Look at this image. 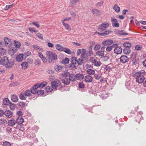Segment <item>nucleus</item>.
<instances>
[{
    "mask_svg": "<svg viewBox=\"0 0 146 146\" xmlns=\"http://www.w3.org/2000/svg\"><path fill=\"white\" fill-rule=\"evenodd\" d=\"M2 58L1 65L5 66L7 69L11 68L14 64V62H9L8 57L6 56H3Z\"/></svg>",
    "mask_w": 146,
    "mask_h": 146,
    "instance_id": "nucleus-1",
    "label": "nucleus"
},
{
    "mask_svg": "<svg viewBox=\"0 0 146 146\" xmlns=\"http://www.w3.org/2000/svg\"><path fill=\"white\" fill-rule=\"evenodd\" d=\"M46 57L48 59L49 63H54L53 60H56L57 59V56L55 53L50 51H47L46 52Z\"/></svg>",
    "mask_w": 146,
    "mask_h": 146,
    "instance_id": "nucleus-2",
    "label": "nucleus"
},
{
    "mask_svg": "<svg viewBox=\"0 0 146 146\" xmlns=\"http://www.w3.org/2000/svg\"><path fill=\"white\" fill-rule=\"evenodd\" d=\"M145 74L146 72L144 70H141L138 72L134 70L132 72L131 75L134 77L137 78L143 77Z\"/></svg>",
    "mask_w": 146,
    "mask_h": 146,
    "instance_id": "nucleus-3",
    "label": "nucleus"
},
{
    "mask_svg": "<svg viewBox=\"0 0 146 146\" xmlns=\"http://www.w3.org/2000/svg\"><path fill=\"white\" fill-rule=\"evenodd\" d=\"M109 26V24L108 23H104L99 25L98 27V30L100 32V33H103L106 30V28Z\"/></svg>",
    "mask_w": 146,
    "mask_h": 146,
    "instance_id": "nucleus-4",
    "label": "nucleus"
},
{
    "mask_svg": "<svg viewBox=\"0 0 146 146\" xmlns=\"http://www.w3.org/2000/svg\"><path fill=\"white\" fill-rule=\"evenodd\" d=\"M115 48L114 49V52L117 54H121L122 52V48H121L120 46H118L117 44V45L114 46Z\"/></svg>",
    "mask_w": 146,
    "mask_h": 146,
    "instance_id": "nucleus-5",
    "label": "nucleus"
},
{
    "mask_svg": "<svg viewBox=\"0 0 146 146\" xmlns=\"http://www.w3.org/2000/svg\"><path fill=\"white\" fill-rule=\"evenodd\" d=\"M120 62L123 64L129 61V58L127 56L123 55L121 56L119 58Z\"/></svg>",
    "mask_w": 146,
    "mask_h": 146,
    "instance_id": "nucleus-6",
    "label": "nucleus"
},
{
    "mask_svg": "<svg viewBox=\"0 0 146 146\" xmlns=\"http://www.w3.org/2000/svg\"><path fill=\"white\" fill-rule=\"evenodd\" d=\"M98 88L96 87H92L89 90V93L90 94H92L94 95H97V94L99 92L98 91L97 89Z\"/></svg>",
    "mask_w": 146,
    "mask_h": 146,
    "instance_id": "nucleus-7",
    "label": "nucleus"
},
{
    "mask_svg": "<svg viewBox=\"0 0 146 146\" xmlns=\"http://www.w3.org/2000/svg\"><path fill=\"white\" fill-rule=\"evenodd\" d=\"M112 31L111 30H109L108 31L106 30L103 33H100L98 32H96V33L98 34L100 36H104L108 35L109 33H111Z\"/></svg>",
    "mask_w": 146,
    "mask_h": 146,
    "instance_id": "nucleus-8",
    "label": "nucleus"
},
{
    "mask_svg": "<svg viewBox=\"0 0 146 146\" xmlns=\"http://www.w3.org/2000/svg\"><path fill=\"white\" fill-rule=\"evenodd\" d=\"M4 40L5 46L7 45L9 47L11 46L12 42L10 39L7 37H5L4 38Z\"/></svg>",
    "mask_w": 146,
    "mask_h": 146,
    "instance_id": "nucleus-9",
    "label": "nucleus"
},
{
    "mask_svg": "<svg viewBox=\"0 0 146 146\" xmlns=\"http://www.w3.org/2000/svg\"><path fill=\"white\" fill-rule=\"evenodd\" d=\"M111 21L112 22V25L113 27H119V23L117 22V20L116 19L112 18Z\"/></svg>",
    "mask_w": 146,
    "mask_h": 146,
    "instance_id": "nucleus-10",
    "label": "nucleus"
},
{
    "mask_svg": "<svg viewBox=\"0 0 146 146\" xmlns=\"http://www.w3.org/2000/svg\"><path fill=\"white\" fill-rule=\"evenodd\" d=\"M113 43L112 40L111 39H107L103 41L102 42V44L104 46L110 45Z\"/></svg>",
    "mask_w": 146,
    "mask_h": 146,
    "instance_id": "nucleus-11",
    "label": "nucleus"
},
{
    "mask_svg": "<svg viewBox=\"0 0 146 146\" xmlns=\"http://www.w3.org/2000/svg\"><path fill=\"white\" fill-rule=\"evenodd\" d=\"M91 12L93 14L95 15L96 16H100L102 14L100 11L97 9H92Z\"/></svg>",
    "mask_w": 146,
    "mask_h": 146,
    "instance_id": "nucleus-12",
    "label": "nucleus"
},
{
    "mask_svg": "<svg viewBox=\"0 0 146 146\" xmlns=\"http://www.w3.org/2000/svg\"><path fill=\"white\" fill-rule=\"evenodd\" d=\"M38 88L36 84L33 85L32 87L30 89L31 94H36V92L38 90L37 88Z\"/></svg>",
    "mask_w": 146,
    "mask_h": 146,
    "instance_id": "nucleus-13",
    "label": "nucleus"
},
{
    "mask_svg": "<svg viewBox=\"0 0 146 146\" xmlns=\"http://www.w3.org/2000/svg\"><path fill=\"white\" fill-rule=\"evenodd\" d=\"M4 115L7 117L9 118L13 116V113L9 110H6L4 111Z\"/></svg>",
    "mask_w": 146,
    "mask_h": 146,
    "instance_id": "nucleus-14",
    "label": "nucleus"
},
{
    "mask_svg": "<svg viewBox=\"0 0 146 146\" xmlns=\"http://www.w3.org/2000/svg\"><path fill=\"white\" fill-rule=\"evenodd\" d=\"M76 80H78L81 81L84 78V76L83 74L78 73L76 74Z\"/></svg>",
    "mask_w": 146,
    "mask_h": 146,
    "instance_id": "nucleus-15",
    "label": "nucleus"
},
{
    "mask_svg": "<svg viewBox=\"0 0 146 146\" xmlns=\"http://www.w3.org/2000/svg\"><path fill=\"white\" fill-rule=\"evenodd\" d=\"M145 78L143 77H137L136 78V82L139 83H141L144 82L145 81Z\"/></svg>",
    "mask_w": 146,
    "mask_h": 146,
    "instance_id": "nucleus-16",
    "label": "nucleus"
},
{
    "mask_svg": "<svg viewBox=\"0 0 146 146\" xmlns=\"http://www.w3.org/2000/svg\"><path fill=\"white\" fill-rule=\"evenodd\" d=\"M85 81L86 82H90L93 80V78L90 75L86 76L84 77Z\"/></svg>",
    "mask_w": 146,
    "mask_h": 146,
    "instance_id": "nucleus-17",
    "label": "nucleus"
},
{
    "mask_svg": "<svg viewBox=\"0 0 146 146\" xmlns=\"http://www.w3.org/2000/svg\"><path fill=\"white\" fill-rule=\"evenodd\" d=\"M58 84V82L57 83V82L55 80L52 81L51 83L52 88L54 89H56L57 88Z\"/></svg>",
    "mask_w": 146,
    "mask_h": 146,
    "instance_id": "nucleus-18",
    "label": "nucleus"
},
{
    "mask_svg": "<svg viewBox=\"0 0 146 146\" xmlns=\"http://www.w3.org/2000/svg\"><path fill=\"white\" fill-rule=\"evenodd\" d=\"M47 83L45 81H44L40 83H37L36 84L38 88H42L45 86L47 85Z\"/></svg>",
    "mask_w": 146,
    "mask_h": 146,
    "instance_id": "nucleus-19",
    "label": "nucleus"
},
{
    "mask_svg": "<svg viewBox=\"0 0 146 146\" xmlns=\"http://www.w3.org/2000/svg\"><path fill=\"white\" fill-rule=\"evenodd\" d=\"M23 55V53L20 54L16 56V60L18 62H21L24 58Z\"/></svg>",
    "mask_w": 146,
    "mask_h": 146,
    "instance_id": "nucleus-20",
    "label": "nucleus"
},
{
    "mask_svg": "<svg viewBox=\"0 0 146 146\" xmlns=\"http://www.w3.org/2000/svg\"><path fill=\"white\" fill-rule=\"evenodd\" d=\"M24 120L23 117H18L15 120L16 123L18 124V125L22 124L24 122Z\"/></svg>",
    "mask_w": 146,
    "mask_h": 146,
    "instance_id": "nucleus-21",
    "label": "nucleus"
},
{
    "mask_svg": "<svg viewBox=\"0 0 146 146\" xmlns=\"http://www.w3.org/2000/svg\"><path fill=\"white\" fill-rule=\"evenodd\" d=\"M76 74H70L69 76V79L70 81L71 82H74L76 81Z\"/></svg>",
    "mask_w": 146,
    "mask_h": 146,
    "instance_id": "nucleus-22",
    "label": "nucleus"
},
{
    "mask_svg": "<svg viewBox=\"0 0 146 146\" xmlns=\"http://www.w3.org/2000/svg\"><path fill=\"white\" fill-rule=\"evenodd\" d=\"M21 65L22 68L24 70L26 69L29 66L28 62H24L21 63Z\"/></svg>",
    "mask_w": 146,
    "mask_h": 146,
    "instance_id": "nucleus-23",
    "label": "nucleus"
},
{
    "mask_svg": "<svg viewBox=\"0 0 146 146\" xmlns=\"http://www.w3.org/2000/svg\"><path fill=\"white\" fill-rule=\"evenodd\" d=\"M15 121V120L13 119L9 120L7 122L8 125L11 127L13 126L16 123Z\"/></svg>",
    "mask_w": 146,
    "mask_h": 146,
    "instance_id": "nucleus-24",
    "label": "nucleus"
},
{
    "mask_svg": "<svg viewBox=\"0 0 146 146\" xmlns=\"http://www.w3.org/2000/svg\"><path fill=\"white\" fill-rule=\"evenodd\" d=\"M104 50H99L96 52V55L99 57H102L104 55Z\"/></svg>",
    "mask_w": 146,
    "mask_h": 146,
    "instance_id": "nucleus-25",
    "label": "nucleus"
},
{
    "mask_svg": "<svg viewBox=\"0 0 146 146\" xmlns=\"http://www.w3.org/2000/svg\"><path fill=\"white\" fill-rule=\"evenodd\" d=\"M117 45V44H114L111 46H108L106 48V50L107 51L110 52L112 50L113 48L114 47V46H115Z\"/></svg>",
    "mask_w": 146,
    "mask_h": 146,
    "instance_id": "nucleus-26",
    "label": "nucleus"
},
{
    "mask_svg": "<svg viewBox=\"0 0 146 146\" xmlns=\"http://www.w3.org/2000/svg\"><path fill=\"white\" fill-rule=\"evenodd\" d=\"M62 83H64V85H68L70 83V80L66 78L63 79L62 80Z\"/></svg>",
    "mask_w": 146,
    "mask_h": 146,
    "instance_id": "nucleus-27",
    "label": "nucleus"
},
{
    "mask_svg": "<svg viewBox=\"0 0 146 146\" xmlns=\"http://www.w3.org/2000/svg\"><path fill=\"white\" fill-rule=\"evenodd\" d=\"M133 65H136L139 62V59L137 58L131 59Z\"/></svg>",
    "mask_w": 146,
    "mask_h": 146,
    "instance_id": "nucleus-28",
    "label": "nucleus"
},
{
    "mask_svg": "<svg viewBox=\"0 0 146 146\" xmlns=\"http://www.w3.org/2000/svg\"><path fill=\"white\" fill-rule=\"evenodd\" d=\"M117 30V33L118 35L124 36L125 35H127L128 34V33H126L125 32L124 30L120 31Z\"/></svg>",
    "mask_w": 146,
    "mask_h": 146,
    "instance_id": "nucleus-29",
    "label": "nucleus"
},
{
    "mask_svg": "<svg viewBox=\"0 0 146 146\" xmlns=\"http://www.w3.org/2000/svg\"><path fill=\"white\" fill-rule=\"evenodd\" d=\"M10 102H11L9 101V99L8 98H6L4 99L3 101V104L5 105H9Z\"/></svg>",
    "mask_w": 146,
    "mask_h": 146,
    "instance_id": "nucleus-30",
    "label": "nucleus"
},
{
    "mask_svg": "<svg viewBox=\"0 0 146 146\" xmlns=\"http://www.w3.org/2000/svg\"><path fill=\"white\" fill-rule=\"evenodd\" d=\"M54 69L57 72H60L62 70V67L60 66L56 65L54 67Z\"/></svg>",
    "mask_w": 146,
    "mask_h": 146,
    "instance_id": "nucleus-31",
    "label": "nucleus"
},
{
    "mask_svg": "<svg viewBox=\"0 0 146 146\" xmlns=\"http://www.w3.org/2000/svg\"><path fill=\"white\" fill-rule=\"evenodd\" d=\"M123 52L125 54H129L131 52V49L129 48H125L123 49Z\"/></svg>",
    "mask_w": 146,
    "mask_h": 146,
    "instance_id": "nucleus-32",
    "label": "nucleus"
},
{
    "mask_svg": "<svg viewBox=\"0 0 146 146\" xmlns=\"http://www.w3.org/2000/svg\"><path fill=\"white\" fill-rule=\"evenodd\" d=\"M18 97L16 95H13L11 97V100L13 102H17L18 101Z\"/></svg>",
    "mask_w": 146,
    "mask_h": 146,
    "instance_id": "nucleus-33",
    "label": "nucleus"
},
{
    "mask_svg": "<svg viewBox=\"0 0 146 146\" xmlns=\"http://www.w3.org/2000/svg\"><path fill=\"white\" fill-rule=\"evenodd\" d=\"M7 124V121L3 118L0 119V125L2 126H5Z\"/></svg>",
    "mask_w": 146,
    "mask_h": 146,
    "instance_id": "nucleus-34",
    "label": "nucleus"
},
{
    "mask_svg": "<svg viewBox=\"0 0 146 146\" xmlns=\"http://www.w3.org/2000/svg\"><path fill=\"white\" fill-rule=\"evenodd\" d=\"M26 103L23 102H19L17 104V105L18 106L19 108H24L25 106Z\"/></svg>",
    "mask_w": 146,
    "mask_h": 146,
    "instance_id": "nucleus-35",
    "label": "nucleus"
},
{
    "mask_svg": "<svg viewBox=\"0 0 146 146\" xmlns=\"http://www.w3.org/2000/svg\"><path fill=\"white\" fill-rule=\"evenodd\" d=\"M113 9L117 13H119L120 11V8L117 6V4H115L113 7Z\"/></svg>",
    "mask_w": 146,
    "mask_h": 146,
    "instance_id": "nucleus-36",
    "label": "nucleus"
},
{
    "mask_svg": "<svg viewBox=\"0 0 146 146\" xmlns=\"http://www.w3.org/2000/svg\"><path fill=\"white\" fill-rule=\"evenodd\" d=\"M86 72L89 75H94L95 74V71L94 70L91 69H89L86 70Z\"/></svg>",
    "mask_w": 146,
    "mask_h": 146,
    "instance_id": "nucleus-37",
    "label": "nucleus"
},
{
    "mask_svg": "<svg viewBox=\"0 0 146 146\" xmlns=\"http://www.w3.org/2000/svg\"><path fill=\"white\" fill-rule=\"evenodd\" d=\"M14 44L15 46L17 48H19L21 47V43L17 40H15L14 41Z\"/></svg>",
    "mask_w": 146,
    "mask_h": 146,
    "instance_id": "nucleus-38",
    "label": "nucleus"
},
{
    "mask_svg": "<svg viewBox=\"0 0 146 146\" xmlns=\"http://www.w3.org/2000/svg\"><path fill=\"white\" fill-rule=\"evenodd\" d=\"M9 106L10 109L12 110H14L15 108H17L16 105L12 103L11 102H10Z\"/></svg>",
    "mask_w": 146,
    "mask_h": 146,
    "instance_id": "nucleus-39",
    "label": "nucleus"
},
{
    "mask_svg": "<svg viewBox=\"0 0 146 146\" xmlns=\"http://www.w3.org/2000/svg\"><path fill=\"white\" fill-rule=\"evenodd\" d=\"M56 49L60 51H62L63 48L59 44H57L55 46Z\"/></svg>",
    "mask_w": 146,
    "mask_h": 146,
    "instance_id": "nucleus-40",
    "label": "nucleus"
},
{
    "mask_svg": "<svg viewBox=\"0 0 146 146\" xmlns=\"http://www.w3.org/2000/svg\"><path fill=\"white\" fill-rule=\"evenodd\" d=\"M34 64L35 66H39L41 64V60L39 59L35 60L34 62Z\"/></svg>",
    "mask_w": 146,
    "mask_h": 146,
    "instance_id": "nucleus-41",
    "label": "nucleus"
},
{
    "mask_svg": "<svg viewBox=\"0 0 146 146\" xmlns=\"http://www.w3.org/2000/svg\"><path fill=\"white\" fill-rule=\"evenodd\" d=\"M24 94L25 96L29 97L31 95V90H27L24 92Z\"/></svg>",
    "mask_w": 146,
    "mask_h": 146,
    "instance_id": "nucleus-42",
    "label": "nucleus"
},
{
    "mask_svg": "<svg viewBox=\"0 0 146 146\" xmlns=\"http://www.w3.org/2000/svg\"><path fill=\"white\" fill-rule=\"evenodd\" d=\"M6 53V50L3 48H0V55H3Z\"/></svg>",
    "mask_w": 146,
    "mask_h": 146,
    "instance_id": "nucleus-43",
    "label": "nucleus"
},
{
    "mask_svg": "<svg viewBox=\"0 0 146 146\" xmlns=\"http://www.w3.org/2000/svg\"><path fill=\"white\" fill-rule=\"evenodd\" d=\"M123 46L125 47V48H129L131 46V44L130 42H124L123 44Z\"/></svg>",
    "mask_w": 146,
    "mask_h": 146,
    "instance_id": "nucleus-44",
    "label": "nucleus"
},
{
    "mask_svg": "<svg viewBox=\"0 0 146 146\" xmlns=\"http://www.w3.org/2000/svg\"><path fill=\"white\" fill-rule=\"evenodd\" d=\"M44 93V91L43 90H40L36 92V94L38 95V97L41 96Z\"/></svg>",
    "mask_w": 146,
    "mask_h": 146,
    "instance_id": "nucleus-45",
    "label": "nucleus"
},
{
    "mask_svg": "<svg viewBox=\"0 0 146 146\" xmlns=\"http://www.w3.org/2000/svg\"><path fill=\"white\" fill-rule=\"evenodd\" d=\"M63 25L65 27L66 29L68 31H70L71 30V28L70 26L68 24L64 22H62Z\"/></svg>",
    "mask_w": 146,
    "mask_h": 146,
    "instance_id": "nucleus-46",
    "label": "nucleus"
},
{
    "mask_svg": "<svg viewBox=\"0 0 146 146\" xmlns=\"http://www.w3.org/2000/svg\"><path fill=\"white\" fill-rule=\"evenodd\" d=\"M52 88L50 86H47L45 88L44 90L46 92L48 93L52 92L53 90Z\"/></svg>",
    "mask_w": 146,
    "mask_h": 146,
    "instance_id": "nucleus-47",
    "label": "nucleus"
},
{
    "mask_svg": "<svg viewBox=\"0 0 146 146\" xmlns=\"http://www.w3.org/2000/svg\"><path fill=\"white\" fill-rule=\"evenodd\" d=\"M135 118V121L136 122H138V123H140L141 120L143 119L142 116L138 115Z\"/></svg>",
    "mask_w": 146,
    "mask_h": 146,
    "instance_id": "nucleus-48",
    "label": "nucleus"
},
{
    "mask_svg": "<svg viewBox=\"0 0 146 146\" xmlns=\"http://www.w3.org/2000/svg\"><path fill=\"white\" fill-rule=\"evenodd\" d=\"M82 52L81 55L80 56L81 58H82V59H84V58H86L85 56L86 55V50L84 48H83L82 49Z\"/></svg>",
    "mask_w": 146,
    "mask_h": 146,
    "instance_id": "nucleus-49",
    "label": "nucleus"
},
{
    "mask_svg": "<svg viewBox=\"0 0 146 146\" xmlns=\"http://www.w3.org/2000/svg\"><path fill=\"white\" fill-rule=\"evenodd\" d=\"M70 59L68 58H66L62 60L61 62L62 64H67L69 63Z\"/></svg>",
    "mask_w": 146,
    "mask_h": 146,
    "instance_id": "nucleus-50",
    "label": "nucleus"
},
{
    "mask_svg": "<svg viewBox=\"0 0 146 146\" xmlns=\"http://www.w3.org/2000/svg\"><path fill=\"white\" fill-rule=\"evenodd\" d=\"M19 84V83L17 81L13 82L9 84V86L10 87L16 86Z\"/></svg>",
    "mask_w": 146,
    "mask_h": 146,
    "instance_id": "nucleus-51",
    "label": "nucleus"
},
{
    "mask_svg": "<svg viewBox=\"0 0 146 146\" xmlns=\"http://www.w3.org/2000/svg\"><path fill=\"white\" fill-rule=\"evenodd\" d=\"M31 54V52L30 51H28L25 52L24 54H23V58L25 59L26 58L30 56Z\"/></svg>",
    "mask_w": 146,
    "mask_h": 146,
    "instance_id": "nucleus-52",
    "label": "nucleus"
},
{
    "mask_svg": "<svg viewBox=\"0 0 146 146\" xmlns=\"http://www.w3.org/2000/svg\"><path fill=\"white\" fill-rule=\"evenodd\" d=\"M63 51H64L66 53L69 54H70L71 53L70 50L69 48L66 47L63 48Z\"/></svg>",
    "mask_w": 146,
    "mask_h": 146,
    "instance_id": "nucleus-53",
    "label": "nucleus"
},
{
    "mask_svg": "<svg viewBox=\"0 0 146 146\" xmlns=\"http://www.w3.org/2000/svg\"><path fill=\"white\" fill-rule=\"evenodd\" d=\"M25 96V94L23 93H21L19 95V99L22 100H25L26 98Z\"/></svg>",
    "mask_w": 146,
    "mask_h": 146,
    "instance_id": "nucleus-54",
    "label": "nucleus"
},
{
    "mask_svg": "<svg viewBox=\"0 0 146 146\" xmlns=\"http://www.w3.org/2000/svg\"><path fill=\"white\" fill-rule=\"evenodd\" d=\"M101 46L99 44H96L94 46V50L95 51L99 50L101 48Z\"/></svg>",
    "mask_w": 146,
    "mask_h": 146,
    "instance_id": "nucleus-55",
    "label": "nucleus"
},
{
    "mask_svg": "<svg viewBox=\"0 0 146 146\" xmlns=\"http://www.w3.org/2000/svg\"><path fill=\"white\" fill-rule=\"evenodd\" d=\"M77 64L78 65H82L83 63L84 60L83 59L79 58L77 60Z\"/></svg>",
    "mask_w": 146,
    "mask_h": 146,
    "instance_id": "nucleus-56",
    "label": "nucleus"
},
{
    "mask_svg": "<svg viewBox=\"0 0 146 146\" xmlns=\"http://www.w3.org/2000/svg\"><path fill=\"white\" fill-rule=\"evenodd\" d=\"M79 0H70V4L72 5H75Z\"/></svg>",
    "mask_w": 146,
    "mask_h": 146,
    "instance_id": "nucleus-57",
    "label": "nucleus"
},
{
    "mask_svg": "<svg viewBox=\"0 0 146 146\" xmlns=\"http://www.w3.org/2000/svg\"><path fill=\"white\" fill-rule=\"evenodd\" d=\"M101 64L100 61H97L96 60L94 62L93 64L95 66H99L101 65Z\"/></svg>",
    "mask_w": 146,
    "mask_h": 146,
    "instance_id": "nucleus-58",
    "label": "nucleus"
},
{
    "mask_svg": "<svg viewBox=\"0 0 146 146\" xmlns=\"http://www.w3.org/2000/svg\"><path fill=\"white\" fill-rule=\"evenodd\" d=\"M57 81L58 82L59 86V88H58V90H60L61 91H63L64 90H62L63 89L62 88L63 86L61 84L60 81L58 80H57Z\"/></svg>",
    "mask_w": 146,
    "mask_h": 146,
    "instance_id": "nucleus-59",
    "label": "nucleus"
},
{
    "mask_svg": "<svg viewBox=\"0 0 146 146\" xmlns=\"http://www.w3.org/2000/svg\"><path fill=\"white\" fill-rule=\"evenodd\" d=\"M70 74V73L68 71H66V72H64V73L62 74V76H63L66 78L68 77V76H69Z\"/></svg>",
    "mask_w": 146,
    "mask_h": 146,
    "instance_id": "nucleus-60",
    "label": "nucleus"
},
{
    "mask_svg": "<svg viewBox=\"0 0 146 146\" xmlns=\"http://www.w3.org/2000/svg\"><path fill=\"white\" fill-rule=\"evenodd\" d=\"M142 46L140 45H137L135 47V49L136 50H140L142 49Z\"/></svg>",
    "mask_w": 146,
    "mask_h": 146,
    "instance_id": "nucleus-61",
    "label": "nucleus"
},
{
    "mask_svg": "<svg viewBox=\"0 0 146 146\" xmlns=\"http://www.w3.org/2000/svg\"><path fill=\"white\" fill-rule=\"evenodd\" d=\"M84 84L83 82H79L78 83V86L81 89L83 88L84 87Z\"/></svg>",
    "mask_w": 146,
    "mask_h": 146,
    "instance_id": "nucleus-62",
    "label": "nucleus"
},
{
    "mask_svg": "<svg viewBox=\"0 0 146 146\" xmlns=\"http://www.w3.org/2000/svg\"><path fill=\"white\" fill-rule=\"evenodd\" d=\"M94 78L96 80H99L100 78L101 77V76L100 75V74H96L95 73V74H94Z\"/></svg>",
    "mask_w": 146,
    "mask_h": 146,
    "instance_id": "nucleus-63",
    "label": "nucleus"
},
{
    "mask_svg": "<svg viewBox=\"0 0 146 146\" xmlns=\"http://www.w3.org/2000/svg\"><path fill=\"white\" fill-rule=\"evenodd\" d=\"M104 2V1H103L98 2L96 4V7H101L102 6Z\"/></svg>",
    "mask_w": 146,
    "mask_h": 146,
    "instance_id": "nucleus-64",
    "label": "nucleus"
}]
</instances>
